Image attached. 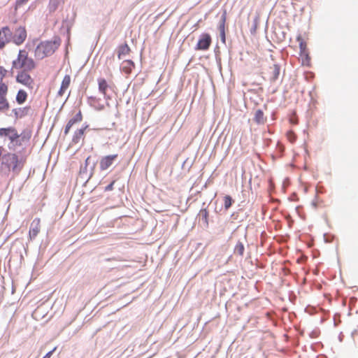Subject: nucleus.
<instances>
[{
    "label": "nucleus",
    "instance_id": "f257e3e1",
    "mask_svg": "<svg viewBox=\"0 0 358 358\" xmlns=\"http://www.w3.org/2000/svg\"><path fill=\"white\" fill-rule=\"evenodd\" d=\"M25 162L26 157H20L14 152H8L2 157L0 169L6 172L13 171L18 174L23 169Z\"/></svg>",
    "mask_w": 358,
    "mask_h": 358
},
{
    "label": "nucleus",
    "instance_id": "f03ea898",
    "mask_svg": "<svg viewBox=\"0 0 358 358\" xmlns=\"http://www.w3.org/2000/svg\"><path fill=\"white\" fill-rule=\"evenodd\" d=\"M61 45V39L55 37L53 41L41 42L34 50V56L38 59L52 55Z\"/></svg>",
    "mask_w": 358,
    "mask_h": 358
},
{
    "label": "nucleus",
    "instance_id": "7ed1b4c3",
    "mask_svg": "<svg viewBox=\"0 0 358 358\" xmlns=\"http://www.w3.org/2000/svg\"><path fill=\"white\" fill-rule=\"evenodd\" d=\"M0 138L3 141L8 140L9 145L8 148L10 150H15L16 146H20L22 141H29L30 136L26 138L18 134L17 129L13 127H8L0 129Z\"/></svg>",
    "mask_w": 358,
    "mask_h": 358
},
{
    "label": "nucleus",
    "instance_id": "20e7f679",
    "mask_svg": "<svg viewBox=\"0 0 358 358\" xmlns=\"http://www.w3.org/2000/svg\"><path fill=\"white\" fill-rule=\"evenodd\" d=\"M13 68L17 70L32 71L36 68L34 59L29 57L28 52L25 50H20L17 57L13 61Z\"/></svg>",
    "mask_w": 358,
    "mask_h": 358
},
{
    "label": "nucleus",
    "instance_id": "39448f33",
    "mask_svg": "<svg viewBox=\"0 0 358 358\" xmlns=\"http://www.w3.org/2000/svg\"><path fill=\"white\" fill-rule=\"evenodd\" d=\"M31 71L20 70L15 80L17 83L25 86L28 90H32L35 86L34 79L30 75Z\"/></svg>",
    "mask_w": 358,
    "mask_h": 358
},
{
    "label": "nucleus",
    "instance_id": "423d86ee",
    "mask_svg": "<svg viewBox=\"0 0 358 358\" xmlns=\"http://www.w3.org/2000/svg\"><path fill=\"white\" fill-rule=\"evenodd\" d=\"M8 85L3 80H0V111H6L10 108L7 99Z\"/></svg>",
    "mask_w": 358,
    "mask_h": 358
},
{
    "label": "nucleus",
    "instance_id": "0eeeda50",
    "mask_svg": "<svg viewBox=\"0 0 358 358\" xmlns=\"http://www.w3.org/2000/svg\"><path fill=\"white\" fill-rule=\"evenodd\" d=\"M212 43V39L209 34L203 33L200 36L196 46V50H207Z\"/></svg>",
    "mask_w": 358,
    "mask_h": 358
},
{
    "label": "nucleus",
    "instance_id": "6e6552de",
    "mask_svg": "<svg viewBox=\"0 0 358 358\" xmlns=\"http://www.w3.org/2000/svg\"><path fill=\"white\" fill-rule=\"evenodd\" d=\"M26 38L27 31L24 27H20L17 28L12 38L13 42L17 45L22 44Z\"/></svg>",
    "mask_w": 358,
    "mask_h": 358
},
{
    "label": "nucleus",
    "instance_id": "1a4fd4ad",
    "mask_svg": "<svg viewBox=\"0 0 358 358\" xmlns=\"http://www.w3.org/2000/svg\"><path fill=\"white\" fill-rule=\"evenodd\" d=\"M12 36V32L8 27H3L0 29V49H3L8 43Z\"/></svg>",
    "mask_w": 358,
    "mask_h": 358
},
{
    "label": "nucleus",
    "instance_id": "9d476101",
    "mask_svg": "<svg viewBox=\"0 0 358 358\" xmlns=\"http://www.w3.org/2000/svg\"><path fill=\"white\" fill-rule=\"evenodd\" d=\"M41 230V219L38 217L35 218L31 223L29 231V236L30 240L35 238Z\"/></svg>",
    "mask_w": 358,
    "mask_h": 358
},
{
    "label": "nucleus",
    "instance_id": "9b49d317",
    "mask_svg": "<svg viewBox=\"0 0 358 358\" xmlns=\"http://www.w3.org/2000/svg\"><path fill=\"white\" fill-rule=\"evenodd\" d=\"M117 158V155H111L102 157L100 160V169L102 171L108 169Z\"/></svg>",
    "mask_w": 358,
    "mask_h": 358
},
{
    "label": "nucleus",
    "instance_id": "f8f14e48",
    "mask_svg": "<svg viewBox=\"0 0 358 358\" xmlns=\"http://www.w3.org/2000/svg\"><path fill=\"white\" fill-rule=\"evenodd\" d=\"M71 79L69 75H66L61 83L60 88L57 92L58 96H63L67 92V90L69 88L71 85Z\"/></svg>",
    "mask_w": 358,
    "mask_h": 358
},
{
    "label": "nucleus",
    "instance_id": "ddd939ff",
    "mask_svg": "<svg viewBox=\"0 0 358 358\" xmlns=\"http://www.w3.org/2000/svg\"><path fill=\"white\" fill-rule=\"evenodd\" d=\"M83 120V115L80 110L66 124L64 129V134L66 135L70 131L71 128L76 123H79Z\"/></svg>",
    "mask_w": 358,
    "mask_h": 358
},
{
    "label": "nucleus",
    "instance_id": "4468645a",
    "mask_svg": "<svg viewBox=\"0 0 358 358\" xmlns=\"http://www.w3.org/2000/svg\"><path fill=\"white\" fill-rule=\"evenodd\" d=\"M99 91L103 95L106 99H108V92L111 89V87L108 84L104 78L98 79Z\"/></svg>",
    "mask_w": 358,
    "mask_h": 358
},
{
    "label": "nucleus",
    "instance_id": "2eb2a0df",
    "mask_svg": "<svg viewBox=\"0 0 358 358\" xmlns=\"http://www.w3.org/2000/svg\"><path fill=\"white\" fill-rule=\"evenodd\" d=\"M280 75V66L278 64H274L269 68L268 79L271 82L275 81Z\"/></svg>",
    "mask_w": 358,
    "mask_h": 358
},
{
    "label": "nucleus",
    "instance_id": "dca6fc26",
    "mask_svg": "<svg viewBox=\"0 0 358 358\" xmlns=\"http://www.w3.org/2000/svg\"><path fill=\"white\" fill-rule=\"evenodd\" d=\"M134 68L135 64L130 59L124 60L121 64V69L127 75H129Z\"/></svg>",
    "mask_w": 358,
    "mask_h": 358
},
{
    "label": "nucleus",
    "instance_id": "f3484780",
    "mask_svg": "<svg viewBox=\"0 0 358 358\" xmlns=\"http://www.w3.org/2000/svg\"><path fill=\"white\" fill-rule=\"evenodd\" d=\"M88 125H86L79 129H77L72 138V142L75 144L78 143L81 140L84 139L85 131L87 129Z\"/></svg>",
    "mask_w": 358,
    "mask_h": 358
},
{
    "label": "nucleus",
    "instance_id": "a211bd4d",
    "mask_svg": "<svg viewBox=\"0 0 358 358\" xmlns=\"http://www.w3.org/2000/svg\"><path fill=\"white\" fill-rule=\"evenodd\" d=\"M131 49L127 43L119 45L117 50L118 59H121L129 55Z\"/></svg>",
    "mask_w": 358,
    "mask_h": 358
},
{
    "label": "nucleus",
    "instance_id": "6ab92c4d",
    "mask_svg": "<svg viewBox=\"0 0 358 358\" xmlns=\"http://www.w3.org/2000/svg\"><path fill=\"white\" fill-rule=\"evenodd\" d=\"M27 97V92L23 89H20L17 92L15 100L19 105H22L26 102Z\"/></svg>",
    "mask_w": 358,
    "mask_h": 358
},
{
    "label": "nucleus",
    "instance_id": "aec40b11",
    "mask_svg": "<svg viewBox=\"0 0 358 358\" xmlns=\"http://www.w3.org/2000/svg\"><path fill=\"white\" fill-rule=\"evenodd\" d=\"M89 103L91 106H92L97 110H102L105 108L104 105L101 103V99L99 98L90 97L89 99Z\"/></svg>",
    "mask_w": 358,
    "mask_h": 358
},
{
    "label": "nucleus",
    "instance_id": "412c9836",
    "mask_svg": "<svg viewBox=\"0 0 358 358\" xmlns=\"http://www.w3.org/2000/svg\"><path fill=\"white\" fill-rule=\"evenodd\" d=\"M227 20V10H224L222 16L221 21L219 25V30L220 31V34L222 36L223 39L225 38V22Z\"/></svg>",
    "mask_w": 358,
    "mask_h": 358
},
{
    "label": "nucleus",
    "instance_id": "4be33fe9",
    "mask_svg": "<svg viewBox=\"0 0 358 358\" xmlns=\"http://www.w3.org/2000/svg\"><path fill=\"white\" fill-rule=\"evenodd\" d=\"M254 120L259 124H264L266 122V118L264 117V113L262 110L259 109L256 110Z\"/></svg>",
    "mask_w": 358,
    "mask_h": 358
},
{
    "label": "nucleus",
    "instance_id": "5701e85b",
    "mask_svg": "<svg viewBox=\"0 0 358 358\" xmlns=\"http://www.w3.org/2000/svg\"><path fill=\"white\" fill-rule=\"evenodd\" d=\"M199 215L201 217L203 223L206 227L208 226V217L209 213L206 208H203L199 212Z\"/></svg>",
    "mask_w": 358,
    "mask_h": 358
},
{
    "label": "nucleus",
    "instance_id": "b1692460",
    "mask_svg": "<svg viewBox=\"0 0 358 358\" xmlns=\"http://www.w3.org/2000/svg\"><path fill=\"white\" fill-rule=\"evenodd\" d=\"M297 41L299 42L300 53H304L307 51V44L301 36L297 37Z\"/></svg>",
    "mask_w": 358,
    "mask_h": 358
},
{
    "label": "nucleus",
    "instance_id": "393cba45",
    "mask_svg": "<svg viewBox=\"0 0 358 358\" xmlns=\"http://www.w3.org/2000/svg\"><path fill=\"white\" fill-rule=\"evenodd\" d=\"M233 200L229 195H226L224 197V206L226 210H228L232 205Z\"/></svg>",
    "mask_w": 358,
    "mask_h": 358
},
{
    "label": "nucleus",
    "instance_id": "a878e982",
    "mask_svg": "<svg viewBox=\"0 0 358 358\" xmlns=\"http://www.w3.org/2000/svg\"><path fill=\"white\" fill-rule=\"evenodd\" d=\"M244 250L245 248L243 244L239 242L236 245L234 252L235 253H237L239 255L242 256L244 253Z\"/></svg>",
    "mask_w": 358,
    "mask_h": 358
},
{
    "label": "nucleus",
    "instance_id": "bb28decb",
    "mask_svg": "<svg viewBox=\"0 0 358 358\" xmlns=\"http://www.w3.org/2000/svg\"><path fill=\"white\" fill-rule=\"evenodd\" d=\"M300 56L302 57L303 64L309 65L310 58L308 55V50L306 51L304 53H300Z\"/></svg>",
    "mask_w": 358,
    "mask_h": 358
},
{
    "label": "nucleus",
    "instance_id": "cd10ccee",
    "mask_svg": "<svg viewBox=\"0 0 358 358\" xmlns=\"http://www.w3.org/2000/svg\"><path fill=\"white\" fill-rule=\"evenodd\" d=\"M286 136L290 143H294L296 139V135L292 130L288 131Z\"/></svg>",
    "mask_w": 358,
    "mask_h": 358
},
{
    "label": "nucleus",
    "instance_id": "c85d7f7f",
    "mask_svg": "<svg viewBox=\"0 0 358 358\" xmlns=\"http://www.w3.org/2000/svg\"><path fill=\"white\" fill-rule=\"evenodd\" d=\"M8 71L3 67L0 66V80H3V79L6 76Z\"/></svg>",
    "mask_w": 358,
    "mask_h": 358
},
{
    "label": "nucleus",
    "instance_id": "c756f323",
    "mask_svg": "<svg viewBox=\"0 0 358 358\" xmlns=\"http://www.w3.org/2000/svg\"><path fill=\"white\" fill-rule=\"evenodd\" d=\"M29 0H17L16 1V7H20L25 3H27Z\"/></svg>",
    "mask_w": 358,
    "mask_h": 358
},
{
    "label": "nucleus",
    "instance_id": "7c9ffc66",
    "mask_svg": "<svg viewBox=\"0 0 358 358\" xmlns=\"http://www.w3.org/2000/svg\"><path fill=\"white\" fill-rule=\"evenodd\" d=\"M115 184V181H113L110 182L108 186L106 187L105 190L106 191H110L113 189V185Z\"/></svg>",
    "mask_w": 358,
    "mask_h": 358
},
{
    "label": "nucleus",
    "instance_id": "2f4dec72",
    "mask_svg": "<svg viewBox=\"0 0 358 358\" xmlns=\"http://www.w3.org/2000/svg\"><path fill=\"white\" fill-rule=\"evenodd\" d=\"M55 350L56 348H55L52 350L48 352L43 358H50Z\"/></svg>",
    "mask_w": 358,
    "mask_h": 358
},
{
    "label": "nucleus",
    "instance_id": "473e14b6",
    "mask_svg": "<svg viewBox=\"0 0 358 358\" xmlns=\"http://www.w3.org/2000/svg\"><path fill=\"white\" fill-rule=\"evenodd\" d=\"M3 150V147L0 146V157H1V155H2Z\"/></svg>",
    "mask_w": 358,
    "mask_h": 358
}]
</instances>
